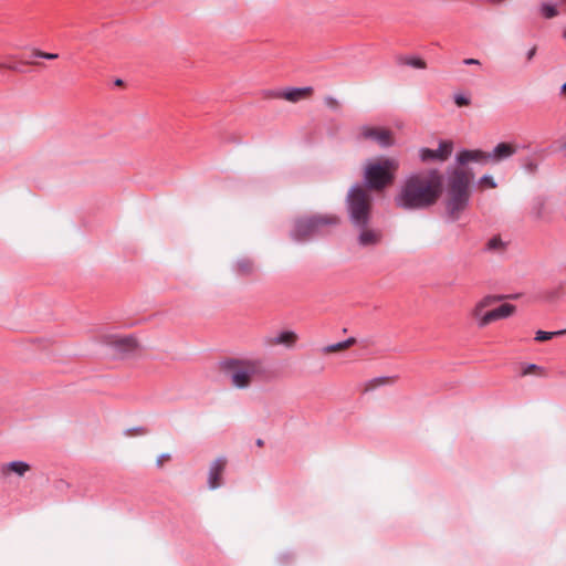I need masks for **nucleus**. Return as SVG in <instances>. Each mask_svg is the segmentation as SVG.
Returning a JSON list of instances; mask_svg holds the SVG:
<instances>
[{
  "label": "nucleus",
  "mask_w": 566,
  "mask_h": 566,
  "mask_svg": "<svg viewBox=\"0 0 566 566\" xmlns=\"http://www.w3.org/2000/svg\"><path fill=\"white\" fill-rule=\"evenodd\" d=\"M488 153L482 149L461 148L455 154L454 164L447 167L444 209L451 221L459 220L470 205L474 175L467 166L470 163L490 164Z\"/></svg>",
  "instance_id": "obj_1"
},
{
  "label": "nucleus",
  "mask_w": 566,
  "mask_h": 566,
  "mask_svg": "<svg viewBox=\"0 0 566 566\" xmlns=\"http://www.w3.org/2000/svg\"><path fill=\"white\" fill-rule=\"evenodd\" d=\"M443 175L438 168L413 171L407 175L394 197L397 208L419 211L433 207L443 192Z\"/></svg>",
  "instance_id": "obj_2"
},
{
  "label": "nucleus",
  "mask_w": 566,
  "mask_h": 566,
  "mask_svg": "<svg viewBox=\"0 0 566 566\" xmlns=\"http://www.w3.org/2000/svg\"><path fill=\"white\" fill-rule=\"evenodd\" d=\"M339 218L331 214H311L294 219L290 238L296 243L310 242L326 233L327 227L337 226Z\"/></svg>",
  "instance_id": "obj_3"
},
{
  "label": "nucleus",
  "mask_w": 566,
  "mask_h": 566,
  "mask_svg": "<svg viewBox=\"0 0 566 566\" xmlns=\"http://www.w3.org/2000/svg\"><path fill=\"white\" fill-rule=\"evenodd\" d=\"M373 195L360 182L354 184L346 196L345 206L354 228L369 226L373 211Z\"/></svg>",
  "instance_id": "obj_4"
},
{
  "label": "nucleus",
  "mask_w": 566,
  "mask_h": 566,
  "mask_svg": "<svg viewBox=\"0 0 566 566\" xmlns=\"http://www.w3.org/2000/svg\"><path fill=\"white\" fill-rule=\"evenodd\" d=\"M398 167L399 164L394 158L370 160L364 169L363 182L360 184L370 193L371 191L381 192L392 184Z\"/></svg>",
  "instance_id": "obj_5"
},
{
  "label": "nucleus",
  "mask_w": 566,
  "mask_h": 566,
  "mask_svg": "<svg viewBox=\"0 0 566 566\" xmlns=\"http://www.w3.org/2000/svg\"><path fill=\"white\" fill-rule=\"evenodd\" d=\"M260 360L227 358L220 361L221 370L231 378L232 385L238 389L249 387L251 377L260 371Z\"/></svg>",
  "instance_id": "obj_6"
},
{
  "label": "nucleus",
  "mask_w": 566,
  "mask_h": 566,
  "mask_svg": "<svg viewBox=\"0 0 566 566\" xmlns=\"http://www.w3.org/2000/svg\"><path fill=\"white\" fill-rule=\"evenodd\" d=\"M454 144L450 139H442L439 142L437 149L421 147L418 151L419 159L424 163H444L447 161L453 151Z\"/></svg>",
  "instance_id": "obj_7"
},
{
  "label": "nucleus",
  "mask_w": 566,
  "mask_h": 566,
  "mask_svg": "<svg viewBox=\"0 0 566 566\" xmlns=\"http://www.w3.org/2000/svg\"><path fill=\"white\" fill-rule=\"evenodd\" d=\"M101 342L103 345L113 348L119 355L132 354L138 347L137 338L134 335H104Z\"/></svg>",
  "instance_id": "obj_8"
},
{
  "label": "nucleus",
  "mask_w": 566,
  "mask_h": 566,
  "mask_svg": "<svg viewBox=\"0 0 566 566\" xmlns=\"http://www.w3.org/2000/svg\"><path fill=\"white\" fill-rule=\"evenodd\" d=\"M360 136L364 139H369L377 143L381 148H388L395 143L392 133L386 128H377L365 125L361 127Z\"/></svg>",
  "instance_id": "obj_9"
},
{
  "label": "nucleus",
  "mask_w": 566,
  "mask_h": 566,
  "mask_svg": "<svg viewBox=\"0 0 566 566\" xmlns=\"http://www.w3.org/2000/svg\"><path fill=\"white\" fill-rule=\"evenodd\" d=\"M516 311V306L510 303L500 305L499 307L485 312L478 319L479 327H485L492 322L510 317Z\"/></svg>",
  "instance_id": "obj_10"
},
{
  "label": "nucleus",
  "mask_w": 566,
  "mask_h": 566,
  "mask_svg": "<svg viewBox=\"0 0 566 566\" xmlns=\"http://www.w3.org/2000/svg\"><path fill=\"white\" fill-rule=\"evenodd\" d=\"M517 151V148L514 144L507 142H501L495 145V147L488 153V157L490 164L497 165L504 160H507L512 156H514Z\"/></svg>",
  "instance_id": "obj_11"
},
{
  "label": "nucleus",
  "mask_w": 566,
  "mask_h": 566,
  "mask_svg": "<svg viewBox=\"0 0 566 566\" xmlns=\"http://www.w3.org/2000/svg\"><path fill=\"white\" fill-rule=\"evenodd\" d=\"M356 229L359 231L357 235V244L360 248H375L380 244L382 240V232L379 229H373L369 228V226Z\"/></svg>",
  "instance_id": "obj_12"
},
{
  "label": "nucleus",
  "mask_w": 566,
  "mask_h": 566,
  "mask_svg": "<svg viewBox=\"0 0 566 566\" xmlns=\"http://www.w3.org/2000/svg\"><path fill=\"white\" fill-rule=\"evenodd\" d=\"M227 464V459L224 457H220L216 459L209 468L208 472V489L217 490L221 486V476L224 471Z\"/></svg>",
  "instance_id": "obj_13"
},
{
  "label": "nucleus",
  "mask_w": 566,
  "mask_h": 566,
  "mask_svg": "<svg viewBox=\"0 0 566 566\" xmlns=\"http://www.w3.org/2000/svg\"><path fill=\"white\" fill-rule=\"evenodd\" d=\"M311 86L305 87H287L283 91L273 92L272 96L284 98L290 102H297L300 101L304 95L312 92Z\"/></svg>",
  "instance_id": "obj_14"
},
{
  "label": "nucleus",
  "mask_w": 566,
  "mask_h": 566,
  "mask_svg": "<svg viewBox=\"0 0 566 566\" xmlns=\"http://www.w3.org/2000/svg\"><path fill=\"white\" fill-rule=\"evenodd\" d=\"M546 203L547 197L544 195H538L532 199L531 202V216L535 220H543L546 217Z\"/></svg>",
  "instance_id": "obj_15"
},
{
  "label": "nucleus",
  "mask_w": 566,
  "mask_h": 566,
  "mask_svg": "<svg viewBox=\"0 0 566 566\" xmlns=\"http://www.w3.org/2000/svg\"><path fill=\"white\" fill-rule=\"evenodd\" d=\"M506 295L497 294V295H486L484 296L473 308V316L479 319L481 317L483 308L503 300H506Z\"/></svg>",
  "instance_id": "obj_16"
},
{
  "label": "nucleus",
  "mask_w": 566,
  "mask_h": 566,
  "mask_svg": "<svg viewBox=\"0 0 566 566\" xmlns=\"http://www.w3.org/2000/svg\"><path fill=\"white\" fill-rule=\"evenodd\" d=\"M254 262L253 260L249 258H240L235 261V263L232 266V270L235 274L248 276L253 274L254 272Z\"/></svg>",
  "instance_id": "obj_17"
},
{
  "label": "nucleus",
  "mask_w": 566,
  "mask_h": 566,
  "mask_svg": "<svg viewBox=\"0 0 566 566\" xmlns=\"http://www.w3.org/2000/svg\"><path fill=\"white\" fill-rule=\"evenodd\" d=\"M507 243L502 240L500 235H494L488 240L483 249L484 252L503 254L506 250Z\"/></svg>",
  "instance_id": "obj_18"
},
{
  "label": "nucleus",
  "mask_w": 566,
  "mask_h": 566,
  "mask_svg": "<svg viewBox=\"0 0 566 566\" xmlns=\"http://www.w3.org/2000/svg\"><path fill=\"white\" fill-rule=\"evenodd\" d=\"M296 334L293 331H283L270 339L271 344L291 347L296 342Z\"/></svg>",
  "instance_id": "obj_19"
},
{
  "label": "nucleus",
  "mask_w": 566,
  "mask_h": 566,
  "mask_svg": "<svg viewBox=\"0 0 566 566\" xmlns=\"http://www.w3.org/2000/svg\"><path fill=\"white\" fill-rule=\"evenodd\" d=\"M356 343H357V339L355 337H348L342 342L327 345V346L323 347L322 350H323V353H326V354L334 353L337 350L346 349V348L355 345Z\"/></svg>",
  "instance_id": "obj_20"
},
{
  "label": "nucleus",
  "mask_w": 566,
  "mask_h": 566,
  "mask_svg": "<svg viewBox=\"0 0 566 566\" xmlns=\"http://www.w3.org/2000/svg\"><path fill=\"white\" fill-rule=\"evenodd\" d=\"M539 13L544 19H547V20L554 19L559 14L557 4H555L553 2H546V1H544L539 4Z\"/></svg>",
  "instance_id": "obj_21"
},
{
  "label": "nucleus",
  "mask_w": 566,
  "mask_h": 566,
  "mask_svg": "<svg viewBox=\"0 0 566 566\" xmlns=\"http://www.w3.org/2000/svg\"><path fill=\"white\" fill-rule=\"evenodd\" d=\"M7 469L19 476H23L30 470V464L25 461L15 460L9 462Z\"/></svg>",
  "instance_id": "obj_22"
},
{
  "label": "nucleus",
  "mask_w": 566,
  "mask_h": 566,
  "mask_svg": "<svg viewBox=\"0 0 566 566\" xmlns=\"http://www.w3.org/2000/svg\"><path fill=\"white\" fill-rule=\"evenodd\" d=\"M398 62L413 69L423 70L427 67L426 62L418 56H400Z\"/></svg>",
  "instance_id": "obj_23"
},
{
  "label": "nucleus",
  "mask_w": 566,
  "mask_h": 566,
  "mask_svg": "<svg viewBox=\"0 0 566 566\" xmlns=\"http://www.w3.org/2000/svg\"><path fill=\"white\" fill-rule=\"evenodd\" d=\"M565 333H566L565 329H560V331H556V332H546V331L539 329L535 334V340L545 342V340L552 339L554 336L563 335Z\"/></svg>",
  "instance_id": "obj_24"
},
{
  "label": "nucleus",
  "mask_w": 566,
  "mask_h": 566,
  "mask_svg": "<svg viewBox=\"0 0 566 566\" xmlns=\"http://www.w3.org/2000/svg\"><path fill=\"white\" fill-rule=\"evenodd\" d=\"M522 168L530 175H536L538 171V164L534 158L526 157L522 163Z\"/></svg>",
  "instance_id": "obj_25"
},
{
  "label": "nucleus",
  "mask_w": 566,
  "mask_h": 566,
  "mask_svg": "<svg viewBox=\"0 0 566 566\" xmlns=\"http://www.w3.org/2000/svg\"><path fill=\"white\" fill-rule=\"evenodd\" d=\"M392 380H394V378L387 377V376L376 377V378L369 380L367 389H374L375 387L386 385L388 382H391Z\"/></svg>",
  "instance_id": "obj_26"
},
{
  "label": "nucleus",
  "mask_w": 566,
  "mask_h": 566,
  "mask_svg": "<svg viewBox=\"0 0 566 566\" xmlns=\"http://www.w3.org/2000/svg\"><path fill=\"white\" fill-rule=\"evenodd\" d=\"M478 184L481 185V186H486L489 188H496L497 187V184L496 181L494 180V178L491 176V175H483L482 177H480V179L478 180Z\"/></svg>",
  "instance_id": "obj_27"
},
{
  "label": "nucleus",
  "mask_w": 566,
  "mask_h": 566,
  "mask_svg": "<svg viewBox=\"0 0 566 566\" xmlns=\"http://www.w3.org/2000/svg\"><path fill=\"white\" fill-rule=\"evenodd\" d=\"M32 57H38V59H44V60H55L59 57V54L57 53H48V52H43L41 50H33L32 52Z\"/></svg>",
  "instance_id": "obj_28"
},
{
  "label": "nucleus",
  "mask_w": 566,
  "mask_h": 566,
  "mask_svg": "<svg viewBox=\"0 0 566 566\" xmlns=\"http://www.w3.org/2000/svg\"><path fill=\"white\" fill-rule=\"evenodd\" d=\"M453 101L459 107L468 106L471 103V99L462 93L454 94Z\"/></svg>",
  "instance_id": "obj_29"
},
{
  "label": "nucleus",
  "mask_w": 566,
  "mask_h": 566,
  "mask_svg": "<svg viewBox=\"0 0 566 566\" xmlns=\"http://www.w3.org/2000/svg\"><path fill=\"white\" fill-rule=\"evenodd\" d=\"M324 102L327 107H329L334 111H337L339 107L338 101L336 98H334L333 96H326Z\"/></svg>",
  "instance_id": "obj_30"
},
{
  "label": "nucleus",
  "mask_w": 566,
  "mask_h": 566,
  "mask_svg": "<svg viewBox=\"0 0 566 566\" xmlns=\"http://www.w3.org/2000/svg\"><path fill=\"white\" fill-rule=\"evenodd\" d=\"M294 558V555L292 553H283L277 556V559L280 564L286 565Z\"/></svg>",
  "instance_id": "obj_31"
},
{
  "label": "nucleus",
  "mask_w": 566,
  "mask_h": 566,
  "mask_svg": "<svg viewBox=\"0 0 566 566\" xmlns=\"http://www.w3.org/2000/svg\"><path fill=\"white\" fill-rule=\"evenodd\" d=\"M147 429L145 427H133V428H129L125 431L126 434H132V433H139V434H145L147 433Z\"/></svg>",
  "instance_id": "obj_32"
},
{
  "label": "nucleus",
  "mask_w": 566,
  "mask_h": 566,
  "mask_svg": "<svg viewBox=\"0 0 566 566\" xmlns=\"http://www.w3.org/2000/svg\"><path fill=\"white\" fill-rule=\"evenodd\" d=\"M539 369V367L536 364H527L524 366L522 370V376L530 375L532 371Z\"/></svg>",
  "instance_id": "obj_33"
},
{
  "label": "nucleus",
  "mask_w": 566,
  "mask_h": 566,
  "mask_svg": "<svg viewBox=\"0 0 566 566\" xmlns=\"http://www.w3.org/2000/svg\"><path fill=\"white\" fill-rule=\"evenodd\" d=\"M170 459L169 453H163L157 458L156 465L160 468L163 465V461Z\"/></svg>",
  "instance_id": "obj_34"
},
{
  "label": "nucleus",
  "mask_w": 566,
  "mask_h": 566,
  "mask_svg": "<svg viewBox=\"0 0 566 566\" xmlns=\"http://www.w3.org/2000/svg\"><path fill=\"white\" fill-rule=\"evenodd\" d=\"M463 64L465 65H479L480 61L473 57H468L463 60Z\"/></svg>",
  "instance_id": "obj_35"
},
{
  "label": "nucleus",
  "mask_w": 566,
  "mask_h": 566,
  "mask_svg": "<svg viewBox=\"0 0 566 566\" xmlns=\"http://www.w3.org/2000/svg\"><path fill=\"white\" fill-rule=\"evenodd\" d=\"M536 54V46H533L527 52H526V60L527 61H532L533 57L535 56Z\"/></svg>",
  "instance_id": "obj_36"
},
{
  "label": "nucleus",
  "mask_w": 566,
  "mask_h": 566,
  "mask_svg": "<svg viewBox=\"0 0 566 566\" xmlns=\"http://www.w3.org/2000/svg\"><path fill=\"white\" fill-rule=\"evenodd\" d=\"M55 488L57 490H63L64 488H69V483L65 482L64 480H59L56 483H55Z\"/></svg>",
  "instance_id": "obj_37"
},
{
  "label": "nucleus",
  "mask_w": 566,
  "mask_h": 566,
  "mask_svg": "<svg viewBox=\"0 0 566 566\" xmlns=\"http://www.w3.org/2000/svg\"><path fill=\"white\" fill-rule=\"evenodd\" d=\"M123 83H124V82H123V80H122V78H117V80H115V82H114V84H115V85H117V86L123 85Z\"/></svg>",
  "instance_id": "obj_38"
},
{
  "label": "nucleus",
  "mask_w": 566,
  "mask_h": 566,
  "mask_svg": "<svg viewBox=\"0 0 566 566\" xmlns=\"http://www.w3.org/2000/svg\"><path fill=\"white\" fill-rule=\"evenodd\" d=\"M560 93H562V94H565V93H566V82L562 85V87H560Z\"/></svg>",
  "instance_id": "obj_39"
},
{
  "label": "nucleus",
  "mask_w": 566,
  "mask_h": 566,
  "mask_svg": "<svg viewBox=\"0 0 566 566\" xmlns=\"http://www.w3.org/2000/svg\"><path fill=\"white\" fill-rule=\"evenodd\" d=\"M255 443L258 447H262L264 444L262 439H258Z\"/></svg>",
  "instance_id": "obj_40"
},
{
  "label": "nucleus",
  "mask_w": 566,
  "mask_h": 566,
  "mask_svg": "<svg viewBox=\"0 0 566 566\" xmlns=\"http://www.w3.org/2000/svg\"><path fill=\"white\" fill-rule=\"evenodd\" d=\"M506 296H507V297H506V300H507V298L515 300V298H517V297H518V295H517V294L506 295Z\"/></svg>",
  "instance_id": "obj_41"
},
{
  "label": "nucleus",
  "mask_w": 566,
  "mask_h": 566,
  "mask_svg": "<svg viewBox=\"0 0 566 566\" xmlns=\"http://www.w3.org/2000/svg\"><path fill=\"white\" fill-rule=\"evenodd\" d=\"M562 148H563V149H566V142L564 143V145H563V147H562Z\"/></svg>",
  "instance_id": "obj_42"
},
{
  "label": "nucleus",
  "mask_w": 566,
  "mask_h": 566,
  "mask_svg": "<svg viewBox=\"0 0 566 566\" xmlns=\"http://www.w3.org/2000/svg\"><path fill=\"white\" fill-rule=\"evenodd\" d=\"M559 1H560L562 3H563V2H566V0H559Z\"/></svg>",
  "instance_id": "obj_43"
},
{
  "label": "nucleus",
  "mask_w": 566,
  "mask_h": 566,
  "mask_svg": "<svg viewBox=\"0 0 566 566\" xmlns=\"http://www.w3.org/2000/svg\"><path fill=\"white\" fill-rule=\"evenodd\" d=\"M564 38L566 39V32L564 33Z\"/></svg>",
  "instance_id": "obj_44"
}]
</instances>
